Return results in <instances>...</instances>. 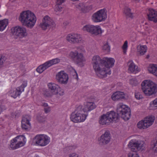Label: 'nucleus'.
I'll list each match as a JSON object with an SVG mask.
<instances>
[{
  "label": "nucleus",
  "instance_id": "nucleus-49",
  "mask_svg": "<svg viewBox=\"0 0 157 157\" xmlns=\"http://www.w3.org/2000/svg\"><path fill=\"white\" fill-rule=\"evenodd\" d=\"M69 157H78V156L77 154L73 153L70 154Z\"/></svg>",
  "mask_w": 157,
  "mask_h": 157
},
{
  "label": "nucleus",
  "instance_id": "nucleus-37",
  "mask_svg": "<svg viewBox=\"0 0 157 157\" xmlns=\"http://www.w3.org/2000/svg\"><path fill=\"white\" fill-rule=\"evenodd\" d=\"M102 49L107 52H109L110 50V47L107 42L104 44L102 47Z\"/></svg>",
  "mask_w": 157,
  "mask_h": 157
},
{
  "label": "nucleus",
  "instance_id": "nucleus-14",
  "mask_svg": "<svg viewBox=\"0 0 157 157\" xmlns=\"http://www.w3.org/2000/svg\"><path fill=\"white\" fill-rule=\"evenodd\" d=\"M68 75L63 71H61L58 72L56 76V81L61 84H67L68 82Z\"/></svg>",
  "mask_w": 157,
  "mask_h": 157
},
{
  "label": "nucleus",
  "instance_id": "nucleus-35",
  "mask_svg": "<svg viewBox=\"0 0 157 157\" xmlns=\"http://www.w3.org/2000/svg\"><path fill=\"white\" fill-rule=\"evenodd\" d=\"M41 106L44 108V111L45 113H47L51 111V107L47 103H42Z\"/></svg>",
  "mask_w": 157,
  "mask_h": 157
},
{
  "label": "nucleus",
  "instance_id": "nucleus-53",
  "mask_svg": "<svg viewBox=\"0 0 157 157\" xmlns=\"http://www.w3.org/2000/svg\"><path fill=\"white\" fill-rule=\"evenodd\" d=\"M1 15H0V17H1Z\"/></svg>",
  "mask_w": 157,
  "mask_h": 157
},
{
  "label": "nucleus",
  "instance_id": "nucleus-43",
  "mask_svg": "<svg viewBox=\"0 0 157 157\" xmlns=\"http://www.w3.org/2000/svg\"><path fill=\"white\" fill-rule=\"evenodd\" d=\"M20 115V112L19 110L16 111L15 113H13L12 116L14 115L15 117H18Z\"/></svg>",
  "mask_w": 157,
  "mask_h": 157
},
{
  "label": "nucleus",
  "instance_id": "nucleus-54",
  "mask_svg": "<svg viewBox=\"0 0 157 157\" xmlns=\"http://www.w3.org/2000/svg\"><path fill=\"white\" fill-rule=\"evenodd\" d=\"M0 103H1V102L0 101Z\"/></svg>",
  "mask_w": 157,
  "mask_h": 157
},
{
  "label": "nucleus",
  "instance_id": "nucleus-30",
  "mask_svg": "<svg viewBox=\"0 0 157 157\" xmlns=\"http://www.w3.org/2000/svg\"><path fill=\"white\" fill-rule=\"evenodd\" d=\"M124 13L127 18H133V14L131 12V9L128 7H126L124 8Z\"/></svg>",
  "mask_w": 157,
  "mask_h": 157
},
{
  "label": "nucleus",
  "instance_id": "nucleus-47",
  "mask_svg": "<svg viewBox=\"0 0 157 157\" xmlns=\"http://www.w3.org/2000/svg\"><path fill=\"white\" fill-rule=\"evenodd\" d=\"M5 61L4 57H3L2 56H0V66L2 65Z\"/></svg>",
  "mask_w": 157,
  "mask_h": 157
},
{
  "label": "nucleus",
  "instance_id": "nucleus-21",
  "mask_svg": "<svg viewBox=\"0 0 157 157\" xmlns=\"http://www.w3.org/2000/svg\"><path fill=\"white\" fill-rule=\"evenodd\" d=\"M148 19L156 23L157 22V11L153 9L149 10L147 14Z\"/></svg>",
  "mask_w": 157,
  "mask_h": 157
},
{
  "label": "nucleus",
  "instance_id": "nucleus-16",
  "mask_svg": "<svg viewBox=\"0 0 157 157\" xmlns=\"http://www.w3.org/2000/svg\"><path fill=\"white\" fill-rule=\"evenodd\" d=\"M66 40L70 43L75 44L82 42L81 36L78 34H69L66 37Z\"/></svg>",
  "mask_w": 157,
  "mask_h": 157
},
{
  "label": "nucleus",
  "instance_id": "nucleus-24",
  "mask_svg": "<svg viewBox=\"0 0 157 157\" xmlns=\"http://www.w3.org/2000/svg\"><path fill=\"white\" fill-rule=\"evenodd\" d=\"M109 121L107 119V116L105 114H104L101 116L99 121V123L100 124L103 125H109L110 123Z\"/></svg>",
  "mask_w": 157,
  "mask_h": 157
},
{
  "label": "nucleus",
  "instance_id": "nucleus-46",
  "mask_svg": "<svg viewBox=\"0 0 157 157\" xmlns=\"http://www.w3.org/2000/svg\"><path fill=\"white\" fill-rule=\"evenodd\" d=\"M66 0H56V5H61Z\"/></svg>",
  "mask_w": 157,
  "mask_h": 157
},
{
  "label": "nucleus",
  "instance_id": "nucleus-22",
  "mask_svg": "<svg viewBox=\"0 0 157 157\" xmlns=\"http://www.w3.org/2000/svg\"><path fill=\"white\" fill-rule=\"evenodd\" d=\"M111 97L114 101L121 100L125 98V94L123 92L117 91L113 94Z\"/></svg>",
  "mask_w": 157,
  "mask_h": 157
},
{
  "label": "nucleus",
  "instance_id": "nucleus-40",
  "mask_svg": "<svg viewBox=\"0 0 157 157\" xmlns=\"http://www.w3.org/2000/svg\"><path fill=\"white\" fill-rule=\"evenodd\" d=\"M57 93L56 94H59L60 96L63 95L64 94V92L63 90L61 89V88L59 87V88L58 89V90L56 91Z\"/></svg>",
  "mask_w": 157,
  "mask_h": 157
},
{
  "label": "nucleus",
  "instance_id": "nucleus-31",
  "mask_svg": "<svg viewBox=\"0 0 157 157\" xmlns=\"http://www.w3.org/2000/svg\"><path fill=\"white\" fill-rule=\"evenodd\" d=\"M76 7L84 13L86 12L87 10V6H86L83 3H80L76 6Z\"/></svg>",
  "mask_w": 157,
  "mask_h": 157
},
{
  "label": "nucleus",
  "instance_id": "nucleus-36",
  "mask_svg": "<svg viewBox=\"0 0 157 157\" xmlns=\"http://www.w3.org/2000/svg\"><path fill=\"white\" fill-rule=\"evenodd\" d=\"M128 42L126 40L124 42V43L122 47V48L123 50V52L124 54H125L127 52L128 47Z\"/></svg>",
  "mask_w": 157,
  "mask_h": 157
},
{
  "label": "nucleus",
  "instance_id": "nucleus-41",
  "mask_svg": "<svg viewBox=\"0 0 157 157\" xmlns=\"http://www.w3.org/2000/svg\"><path fill=\"white\" fill-rule=\"evenodd\" d=\"M135 96L136 98L137 99H140L143 98V97L140 93L139 92L135 93Z\"/></svg>",
  "mask_w": 157,
  "mask_h": 157
},
{
  "label": "nucleus",
  "instance_id": "nucleus-2",
  "mask_svg": "<svg viewBox=\"0 0 157 157\" xmlns=\"http://www.w3.org/2000/svg\"><path fill=\"white\" fill-rule=\"evenodd\" d=\"M117 113L111 111L107 112L105 114L110 123L113 121H116L119 119V116L124 120H128L131 116L130 109L126 105L122 103H119L117 105Z\"/></svg>",
  "mask_w": 157,
  "mask_h": 157
},
{
  "label": "nucleus",
  "instance_id": "nucleus-25",
  "mask_svg": "<svg viewBox=\"0 0 157 157\" xmlns=\"http://www.w3.org/2000/svg\"><path fill=\"white\" fill-rule=\"evenodd\" d=\"M128 64L129 65L128 71L130 72H133L138 71L137 66L132 61L128 62Z\"/></svg>",
  "mask_w": 157,
  "mask_h": 157
},
{
  "label": "nucleus",
  "instance_id": "nucleus-19",
  "mask_svg": "<svg viewBox=\"0 0 157 157\" xmlns=\"http://www.w3.org/2000/svg\"><path fill=\"white\" fill-rule=\"evenodd\" d=\"M31 120V117L29 115H25L21 121V127L22 129L27 131L30 128L31 124L29 122Z\"/></svg>",
  "mask_w": 157,
  "mask_h": 157
},
{
  "label": "nucleus",
  "instance_id": "nucleus-12",
  "mask_svg": "<svg viewBox=\"0 0 157 157\" xmlns=\"http://www.w3.org/2000/svg\"><path fill=\"white\" fill-rule=\"evenodd\" d=\"M82 29L84 31H86L95 35H98L102 33L101 28L99 25L94 26L91 25H87L84 26Z\"/></svg>",
  "mask_w": 157,
  "mask_h": 157
},
{
  "label": "nucleus",
  "instance_id": "nucleus-52",
  "mask_svg": "<svg viewBox=\"0 0 157 157\" xmlns=\"http://www.w3.org/2000/svg\"><path fill=\"white\" fill-rule=\"evenodd\" d=\"M65 23L66 24V22H64L63 24H64Z\"/></svg>",
  "mask_w": 157,
  "mask_h": 157
},
{
  "label": "nucleus",
  "instance_id": "nucleus-28",
  "mask_svg": "<svg viewBox=\"0 0 157 157\" xmlns=\"http://www.w3.org/2000/svg\"><path fill=\"white\" fill-rule=\"evenodd\" d=\"M8 24V20L7 19H4L0 21V31L4 30Z\"/></svg>",
  "mask_w": 157,
  "mask_h": 157
},
{
  "label": "nucleus",
  "instance_id": "nucleus-38",
  "mask_svg": "<svg viewBox=\"0 0 157 157\" xmlns=\"http://www.w3.org/2000/svg\"><path fill=\"white\" fill-rule=\"evenodd\" d=\"M150 106L152 108L157 107V98L150 103Z\"/></svg>",
  "mask_w": 157,
  "mask_h": 157
},
{
  "label": "nucleus",
  "instance_id": "nucleus-33",
  "mask_svg": "<svg viewBox=\"0 0 157 157\" xmlns=\"http://www.w3.org/2000/svg\"><path fill=\"white\" fill-rule=\"evenodd\" d=\"M60 62V59L58 58L50 60L46 62V63L48 66L50 67L52 65L57 63Z\"/></svg>",
  "mask_w": 157,
  "mask_h": 157
},
{
  "label": "nucleus",
  "instance_id": "nucleus-44",
  "mask_svg": "<svg viewBox=\"0 0 157 157\" xmlns=\"http://www.w3.org/2000/svg\"><path fill=\"white\" fill-rule=\"evenodd\" d=\"M1 103H0V114L2 113L3 110H5L6 109V107L4 105H2Z\"/></svg>",
  "mask_w": 157,
  "mask_h": 157
},
{
  "label": "nucleus",
  "instance_id": "nucleus-26",
  "mask_svg": "<svg viewBox=\"0 0 157 157\" xmlns=\"http://www.w3.org/2000/svg\"><path fill=\"white\" fill-rule=\"evenodd\" d=\"M147 48L146 45H139L137 47V52L140 55H143L146 52Z\"/></svg>",
  "mask_w": 157,
  "mask_h": 157
},
{
  "label": "nucleus",
  "instance_id": "nucleus-10",
  "mask_svg": "<svg viewBox=\"0 0 157 157\" xmlns=\"http://www.w3.org/2000/svg\"><path fill=\"white\" fill-rule=\"evenodd\" d=\"M70 56L77 64L81 66H83L82 63L85 61V59L82 53H78L77 51L71 52L70 53Z\"/></svg>",
  "mask_w": 157,
  "mask_h": 157
},
{
  "label": "nucleus",
  "instance_id": "nucleus-23",
  "mask_svg": "<svg viewBox=\"0 0 157 157\" xmlns=\"http://www.w3.org/2000/svg\"><path fill=\"white\" fill-rule=\"evenodd\" d=\"M155 119L154 116H148L144 118V120L147 126L149 127L151 126L153 123Z\"/></svg>",
  "mask_w": 157,
  "mask_h": 157
},
{
  "label": "nucleus",
  "instance_id": "nucleus-34",
  "mask_svg": "<svg viewBox=\"0 0 157 157\" xmlns=\"http://www.w3.org/2000/svg\"><path fill=\"white\" fill-rule=\"evenodd\" d=\"M137 126L140 129H146L148 127L147 125L146 124L144 120H142L139 122L137 124Z\"/></svg>",
  "mask_w": 157,
  "mask_h": 157
},
{
  "label": "nucleus",
  "instance_id": "nucleus-6",
  "mask_svg": "<svg viewBox=\"0 0 157 157\" xmlns=\"http://www.w3.org/2000/svg\"><path fill=\"white\" fill-rule=\"evenodd\" d=\"M26 138L23 136H19L13 139L11 141L10 147L15 150L23 146L25 143Z\"/></svg>",
  "mask_w": 157,
  "mask_h": 157
},
{
  "label": "nucleus",
  "instance_id": "nucleus-13",
  "mask_svg": "<svg viewBox=\"0 0 157 157\" xmlns=\"http://www.w3.org/2000/svg\"><path fill=\"white\" fill-rule=\"evenodd\" d=\"M12 33L17 37L22 38L26 36L27 33L26 30L24 27L16 26L11 29Z\"/></svg>",
  "mask_w": 157,
  "mask_h": 157
},
{
  "label": "nucleus",
  "instance_id": "nucleus-4",
  "mask_svg": "<svg viewBox=\"0 0 157 157\" xmlns=\"http://www.w3.org/2000/svg\"><path fill=\"white\" fill-rule=\"evenodd\" d=\"M18 19L23 25L31 29L34 26L36 20L35 14L29 10L21 13Z\"/></svg>",
  "mask_w": 157,
  "mask_h": 157
},
{
  "label": "nucleus",
  "instance_id": "nucleus-32",
  "mask_svg": "<svg viewBox=\"0 0 157 157\" xmlns=\"http://www.w3.org/2000/svg\"><path fill=\"white\" fill-rule=\"evenodd\" d=\"M36 119L39 122H44L46 120V117L42 113H40L37 115Z\"/></svg>",
  "mask_w": 157,
  "mask_h": 157
},
{
  "label": "nucleus",
  "instance_id": "nucleus-17",
  "mask_svg": "<svg viewBox=\"0 0 157 157\" xmlns=\"http://www.w3.org/2000/svg\"><path fill=\"white\" fill-rule=\"evenodd\" d=\"M100 62L99 63L101 64L104 67L110 68L112 67L114 64V59L112 58L104 57L102 59L100 58Z\"/></svg>",
  "mask_w": 157,
  "mask_h": 157
},
{
  "label": "nucleus",
  "instance_id": "nucleus-29",
  "mask_svg": "<svg viewBox=\"0 0 157 157\" xmlns=\"http://www.w3.org/2000/svg\"><path fill=\"white\" fill-rule=\"evenodd\" d=\"M148 71L150 73L153 74L154 75L157 76V66L153 64L151 65L148 67Z\"/></svg>",
  "mask_w": 157,
  "mask_h": 157
},
{
  "label": "nucleus",
  "instance_id": "nucleus-39",
  "mask_svg": "<svg viewBox=\"0 0 157 157\" xmlns=\"http://www.w3.org/2000/svg\"><path fill=\"white\" fill-rule=\"evenodd\" d=\"M128 157H139L136 152H130L128 155Z\"/></svg>",
  "mask_w": 157,
  "mask_h": 157
},
{
  "label": "nucleus",
  "instance_id": "nucleus-3",
  "mask_svg": "<svg viewBox=\"0 0 157 157\" xmlns=\"http://www.w3.org/2000/svg\"><path fill=\"white\" fill-rule=\"evenodd\" d=\"M100 62V57L98 56H95L93 57L92 63L93 68L97 75L100 78H103L106 77L107 75H110L111 71L110 68L104 67L101 64L99 63Z\"/></svg>",
  "mask_w": 157,
  "mask_h": 157
},
{
  "label": "nucleus",
  "instance_id": "nucleus-42",
  "mask_svg": "<svg viewBox=\"0 0 157 157\" xmlns=\"http://www.w3.org/2000/svg\"><path fill=\"white\" fill-rule=\"evenodd\" d=\"M130 83L133 86H135L137 84V81L134 79H131L130 81Z\"/></svg>",
  "mask_w": 157,
  "mask_h": 157
},
{
  "label": "nucleus",
  "instance_id": "nucleus-8",
  "mask_svg": "<svg viewBox=\"0 0 157 157\" xmlns=\"http://www.w3.org/2000/svg\"><path fill=\"white\" fill-rule=\"evenodd\" d=\"M107 18V11L105 9H101L93 14L92 20L95 22H99L105 21Z\"/></svg>",
  "mask_w": 157,
  "mask_h": 157
},
{
  "label": "nucleus",
  "instance_id": "nucleus-27",
  "mask_svg": "<svg viewBox=\"0 0 157 157\" xmlns=\"http://www.w3.org/2000/svg\"><path fill=\"white\" fill-rule=\"evenodd\" d=\"M49 67L46 62L39 66L36 69V71L40 73H42Z\"/></svg>",
  "mask_w": 157,
  "mask_h": 157
},
{
  "label": "nucleus",
  "instance_id": "nucleus-45",
  "mask_svg": "<svg viewBox=\"0 0 157 157\" xmlns=\"http://www.w3.org/2000/svg\"><path fill=\"white\" fill-rule=\"evenodd\" d=\"M61 5H56V10L58 11H61L62 9V7L60 6Z\"/></svg>",
  "mask_w": 157,
  "mask_h": 157
},
{
  "label": "nucleus",
  "instance_id": "nucleus-51",
  "mask_svg": "<svg viewBox=\"0 0 157 157\" xmlns=\"http://www.w3.org/2000/svg\"><path fill=\"white\" fill-rule=\"evenodd\" d=\"M74 73H75V74H76V75L77 76V73L75 71Z\"/></svg>",
  "mask_w": 157,
  "mask_h": 157
},
{
  "label": "nucleus",
  "instance_id": "nucleus-48",
  "mask_svg": "<svg viewBox=\"0 0 157 157\" xmlns=\"http://www.w3.org/2000/svg\"><path fill=\"white\" fill-rule=\"evenodd\" d=\"M153 147L155 150V152H157V140L156 141V142L154 144Z\"/></svg>",
  "mask_w": 157,
  "mask_h": 157
},
{
  "label": "nucleus",
  "instance_id": "nucleus-20",
  "mask_svg": "<svg viewBox=\"0 0 157 157\" xmlns=\"http://www.w3.org/2000/svg\"><path fill=\"white\" fill-rule=\"evenodd\" d=\"M110 133L108 132H105L102 135L99 140V143L100 145H103L108 144L110 140Z\"/></svg>",
  "mask_w": 157,
  "mask_h": 157
},
{
  "label": "nucleus",
  "instance_id": "nucleus-1",
  "mask_svg": "<svg viewBox=\"0 0 157 157\" xmlns=\"http://www.w3.org/2000/svg\"><path fill=\"white\" fill-rule=\"evenodd\" d=\"M96 107L94 102H90L86 103L83 108H82V105H79L71 114V121L74 123H80L84 121L87 116V114H84V113L92 110Z\"/></svg>",
  "mask_w": 157,
  "mask_h": 157
},
{
  "label": "nucleus",
  "instance_id": "nucleus-18",
  "mask_svg": "<svg viewBox=\"0 0 157 157\" xmlns=\"http://www.w3.org/2000/svg\"><path fill=\"white\" fill-rule=\"evenodd\" d=\"M128 146L130 148L131 152H136L142 149L143 144H141L138 141H135L133 140H132L130 141Z\"/></svg>",
  "mask_w": 157,
  "mask_h": 157
},
{
  "label": "nucleus",
  "instance_id": "nucleus-50",
  "mask_svg": "<svg viewBox=\"0 0 157 157\" xmlns=\"http://www.w3.org/2000/svg\"><path fill=\"white\" fill-rule=\"evenodd\" d=\"M149 57V55H147V57H146L148 59Z\"/></svg>",
  "mask_w": 157,
  "mask_h": 157
},
{
  "label": "nucleus",
  "instance_id": "nucleus-15",
  "mask_svg": "<svg viewBox=\"0 0 157 157\" xmlns=\"http://www.w3.org/2000/svg\"><path fill=\"white\" fill-rule=\"evenodd\" d=\"M49 91H46L44 95L47 97H51L53 95H56L57 90L59 88V86L53 83H49L48 84Z\"/></svg>",
  "mask_w": 157,
  "mask_h": 157
},
{
  "label": "nucleus",
  "instance_id": "nucleus-7",
  "mask_svg": "<svg viewBox=\"0 0 157 157\" xmlns=\"http://www.w3.org/2000/svg\"><path fill=\"white\" fill-rule=\"evenodd\" d=\"M34 140L35 144L38 146L44 147L48 145L50 141V139L44 134L37 135L35 136Z\"/></svg>",
  "mask_w": 157,
  "mask_h": 157
},
{
  "label": "nucleus",
  "instance_id": "nucleus-5",
  "mask_svg": "<svg viewBox=\"0 0 157 157\" xmlns=\"http://www.w3.org/2000/svg\"><path fill=\"white\" fill-rule=\"evenodd\" d=\"M142 89L147 96L155 95L157 93V85L150 80H145L141 83Z\"/></svg>",
  "mask_w": 157,
  "mask_h": 157
},
{
  "label": "nucleus",
  "instance_id": "nucleus-11",
  "mask_svg": "<svg viewBox=\"0 0 157 157\" xmlns=\"http://www.w3.org/2000/svg\"><path fill=\"white\" fill-rule=\"evenodd\" d=\"M27 85V81H23L22 85L17 88H12L9 92V94L12 97L15 98L20 95L21 92L24 91V88Z\"/></svg>",
  "mask_w": 157,
  "mask_h": 157
},
{
  "label": "nucleus",
  "instance_id": "nucleus-9",
  "mask_svg": "<svg viewBox=\"0 0 157 157\" xmlns=\"http://www.w3.org/2000/svg\"><path fill=\"white\" fill-rule=\"evenodd\" d=\"M55 22L48 16H46L43 17L41 22L39 25L40 27L44 30L50 29L55 27Z\"/></svg>",
  "mask_w": 157,
  "mask_h": 157
}]
</instances>
